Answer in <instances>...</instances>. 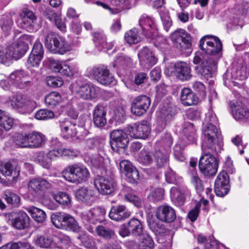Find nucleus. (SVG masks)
<instances>
[{
  "label": "nucleus",
  "mask_w": 249,
  "mask_h": 249,
  "mask_svg": "<svg viewBox=\"0 0 249 249\" xmlns=\"http://www.w3.org/2000/svg\"><path fill=\"white\" fill-rule=\"evenodd\" d=\"M205 122L207 124L203 127L201 137L203 149L212 148L220 135L218 129L215 125L217 123L218 120L213 111L209 110L206 114Z\"/></svg>",
  "instance_id": "obj_1"
},
{
  "label": "nucleus",
  "mask_w": 249,
  "mask_h": 249,
  "mask_svg": "<svg viewBox=\"0 0 249 249\" xmlns=\"http://www.w3.org/2000/svg\"><path fill=\"white\" fill-rule=\"evenodd\" d=\"M216 142L212 148L203 149L201 146L202 155L200 158L198 167L200 172L205 176H214L218 167V160L211 153L215 151Z\"/></svg>",
  "instance_id": "obj_2"
},
{
  "label": "nucleus",
  "mask_w": 249,
  "mask_h": 249,
  "mask_svg": "<svg viewBox=\"0 0 249 249\" xmlns=\"http://www.w3.org/2000/svg\"><path fill=\"white\" fill-rule=\"evenodd\" d=\"M51 221L58 229L79 232L81 228L75 218L69 214L56 212L51 215Z\"/></svg>",
  "instance_id": "obj_3"
},
{
  "label": "nucleus",
  "mask_w": 249,
  "mask_h": 249,
  "mask_svg": "<svg viewBox=\"0 0 249 249\" xmlns=\"http://www.w3.org/2000/svg\"><path fill=\"white\" fill-rule=\"evenodd\" d=\"M62 176L67 181L72 183H81L89 178V170L84 166L74 164L67 167L62 171Z\"/></svg>",
  "instance_id": "obj_4"
},
{
  "label": "nucleus",
  "mask_w": 249,
  "mask_h": 249,
  "mask_svg": "<svg viewBox=\"0 0 249 249\" xmlns=\"http://www.w3.org/2000/svg\"><path fill=\"white\" fill-rule=\"evenodd\" d=\"M46 48L53 53L63 54L71 50V46L62 36L52 33L48 34L45 39Z\"/></svg>",
  "instance_id": "obj_5"
},
{
  "label": "nucleus",
  "mask_w": 249,
  "mask_h": 249,
  "mask_svg": "<svg viewBox=\"0 0 249 249\" xmlns=\"http://www.w3.org/2000/svg\"><path fill=\"white\" fill-rule=\"evenodd\" d=\"M70 89L77 97L83 100H91L97 97L100 92L98 87L75 82L71 85Z\"/></svg>",
  "instance_id": "obj_6"
},
{
  "label": "nucleus",
  "mask_w": 249,
  "mask_h": 249,
  "mask_svg": "<svg viewBox=\"0 0 249 249\" xmlns=\"http://www.w3.org/2000/svg\"><path fill=\"white\" fill-rule=\"evenodd\" d=\"M45 136L40 132L34 131L25 135H19L16 144L22 148H37L41 147Z\"/></svg>",
  "instance_id": "obj_7"
},
{
  "label": "nucleus",
  "mask_w": 249,
  "mask_h": 249,
  "mask_svg": "<svg viewBox=\"0 0 249 249\" xmlns=\"http://www.w3.org/2000/svg\"><path fill=\"white\" fill-rule=\"evenodd\" d=\"M174 46L183 52H192V40L190 35L183 29H178L171 35Z\"/></svg>",
  "instance_id": "obj_8"
},
{
  "label": "nucleus",
  "mask_w": 249,
  "mask_h": 249,
  "mask_svg": "<svg viewBox=\"0 0 249 249\" xmlns=\"http://www.w3.org/2000/svg\"><path fill=\"white\" fill-rule=\"evenodd\" d=\"M87 75L94 77L99 83L103 85L115 84L116 81L114 77L109 73L107 67L99 65L88 69Z\"/></svg>",
  "instance_id": "obj_9"
},
{
  "label": "nucleus",
  "mask_w": 249,
  "mask_h": 249,
  "mask_svg": "<svg viewBox=\"0 0 249 249\" xmlns=\"http://www.w3.org/2000/svg\"><path fill=\"white\" fill-rule=\"evenodd\" d=\"M29 40L28 35H22L12 44L6 48L7 54L10 56V64L13 59L18 60L23 55L27 50Z\"/></svg>",
  "instance_id": "obj_10"
},
{
  "label": "nucleus",
  "mask_w": 249,
  "mask_h": 249,
  "mask_svg": "<svg viewBox=\"0 0 249 249\" xmlns=\"http://www.w3.org/2000/svg\"><path fill=\"white\" fill-rule=\"evenodd\" d=\"M200 49L210 55H218L222 49V42L216 36L212 35L204 36L200 40Z\"/></svg>",
  "instance_id": "obj_11"
},
{
  "label": "nucleus",
  "mask_w": 249,
  "mask_h": 249,
  "mask_svg": "<svg viewBox=\"0 0 249 249\" xmlns=\"http://www.w3.org/2000/svg\"><path fill=\"white\" fill-rule=\"evenodd\" d=\"M150 99L146 95H140L134 98L131 103V113L138 116L144 114L150 105Z\"/></svg>",
  "instance_id": "obj_12"
},
{
  "label": "nucleus",
  "mask_w": 249,
  "mask_h": 249,
  "mask_svg": "<svg viewBox=\"0 0 249 249\" xmlns=\"http://www.w3.org/2000/svg\"><path fill=\"white\" fill-rule=\"evenodd\" d=\"M94 185L101 194L107 195L114 191L116 183L111 178L98 177L94 180Z\"/></svg>",
  "instance_id": "obj_13"
},
{
  "label": "nucleus",
  "mask_w": 249,
  "mask_h": 249,
  "mask_svg": "<svg viewBox=\"0 0 249 249\" xmlns=\"http://www.w3.org/2000/svg\"><path fill=\"white\" fill-rule=\"evenodd\" d=\"M105 210L101 208H95L81 213V218L84 223L95 224L103 221Z\"/></svg>",
  "instance_id": "obj_14"
},
{
  "label": "nucleus",
  "mask_w": 249,
  "mask_h": 249,
  "mask_svg": "<svg viewBox=\"0 0 249 249\" xmlns=\"http://www.w3.org/2000/svg\"><path fill=\"white\" fill-rule=\"evenodd\" d=\"M139 24L147 37L154 38L157 35V27L153 18L143 15L139 19Z\"/></svg>",
  "instance_id": "obj_15"
},
{
  "label": "nucleus",
  "mask_w": 249,
  "mask_h": 249,
  "mask_svg": "<svg viewBox=\"0 0 249 249\" xmlns=\"http://www.w3.org/2000/svg\"><path fill=\"white\" fill-rule=\"evenodd\" d=\"M106 115L107 110L102 105L98 104L94 107L92 112V120L96 127L101 129L104 128L107 123Z\"/></svg>",
  "instance_id": "obj_16"
},
{
  "label": "nucleus",
  "mask_w": 249,
  "mask_h": 249,
  "mask_svg": "<svg viewBox=\"0 0 249 249\" xmlns=\"http://www.w3.org/2000/svg\"><path fill=\"white\" fill-rule=\"evenodd\" d=\"M59 124L64 138L70 139L77 138V129L79 128L78 125L67 119L60 120Z\"/></svg>",
  "instance_id": "obj_17"
},
{
  "label": "nucleus",
  "mask_w": 249,
  "mask_h": 249,
  "mask_svg": "<svg viewBox=\"0 0 249 249\" xmlns=\"http://www.w3.org/2000/svg\"><path fill=\"white\" fill-rule=\"evenodd\" d=\"M12 226L17 229L21 230L28 228L30 225V219L23 211L11 213Z\"/></svg>",
  "instance_id": "obj_18"
},
{
  "label": "nucleus",
  "mask_w": 249,
  "mask_h": 249,
  "mask_svg": "<svg viewBox=\"0 0 249 249\" xmlns=\"http://www.w3.org/2000/svg\"><path fill=\"white\" fill-rule=\"evenodd\" d=\"M127 130L131 137L136 139H145L150 133L148 125L145 124H134L127 126Z\"/></svg>",
  "instance_id": "obj_19"
},
{
  "label": "nucleus",
  "mask_w": 249,
  "mask_h": 249,
  "mask_svg": "<svg viewBox=\"0 0 249 249\" xmlns=\"http://www.w3.org/2000/svg\"><path fill=\"white\" fill-rule=\"evenodd\" d=\"M51 185L50 182L41 178H33L28 182V190L31 194L35 195L39 191H43L51 188Z\"/></svg>",
  "instance_id": "obj_20"
},
{
  "label": "nucleus",
  "mask_w": 249,
  "mask_h": 249,
  "mask_svg": "<svg viewBox=\"0 0 249 249\" xmlns=\"http://www.w3.org/2000/svg\"><path fill=\"white\" fill-rule=\"evenodd\" d=\"M157 218L162 222L171 223L176 218V214L174 209L171 207L162 205L160 206L156 212Z\"/></svg>",
  "instance_id": "obj_21"
},
{
  "label": "nucleus",
  "mask_w": 249,
  "mask_h": 249,
  "mask_svg": "<svg viewBox=\"0 0 249 249\" xmlns=\"http://www.w3.org/2000/svg\"><path fill=\"white\" fill-rule=\"evenodd\" d=\"M110 138L112 140L111 143L112 148L115 150L113 145L121 148H124L129 142L128 136L125 132L122 130H114L110 133Z\"/></svg>",
  "instance_id": "obj_22"
},
{
  "label": "nucleus",
  "mask_w": 249,
  "mask_h": 249,
  "mask_svg": "<svg viewBox=\"0 0 249 249\" xmlns=\"http://www.w3.org/2000/svg\"><path fill=\"white\" fill-rule=\"evenodd\" d=\"M217 62L211 57L207 56L201 62V65L197 67L198 72L202 76L208 78L212 76V71L215 69Z\"/></svg>",
  "instance_id": "obj_23"
},
{
  "label": "nucleus",
  "mask_w": 249,
  "mask_h": 249,
  "mask_svg": "<svg viewBox=\"0 0 249 249\" xmlns=\"http://www.w3.org/2000/svg\"><path fill=\"white\" fill-rule=\"evenodd\" d=\"M131 212L124 205L113 206L109 213L110 219L116 221H122L130 216Z\"/></svg>",
  "instance_id": "obj_24"
},
{
  "label": "nucleus",
  "mask_w": 249,
  "mask_h": 249,
  "mask_svg": "<svg viewBox=\"0 0 249 249\" xmlns=\"http://www.w3.org/2000/svg\"><path fill=\"white\" fill-rule=\"evenodd\" d=\"M0 174L7 178L8 180L16 182L20 175L19 168L10 162H7L0 168Z\"/></svg>",
  "instance_id": "obj_25"
},
{
  "label": "nucleus",
  "mask_w": 249,
  "mask_h": 249,
  "mask_svg": "<svg viewBox=\"0 0 249 249\" xmlns=\"http://www.w3.org/2000/svg\"><path fill=\"white\" fill-rule=\"evenodd\" d=\"M170 195L172 199L178 205L184 204L186 197H189L191 194L186 188H178L173 187L170 190Z\"/></svg>",
  "instance_id": "obj_26"
},
{
  "label": "nucleus",
  "mask_w": 249,
  "mask_h": 249,
  "mask_svg": "<svg viewBox=\"0 0 249 249\" xmlns=\"http://www.w3.org/2000/svg\"><path fill=\"white\" fill-rule=\"evenodd\" d=\"M176 76L179 80L184 81L190 80L192 75L188 65L184 62L176 63L174 65Z\"/></svg>",
  "instance_id": "obj_27"
},
{
  "label": "nucleus",
  "mask_w": 249,
  "mask_h": 249,
  "mask_svg": "<svg viewBox=\"0 0 249 249\" xmlns=\"http://www.w3.org/2000/svg\"><path fill=\"white\" fill-rule=\"evenodd\" d=\"M230 105L232 115L235 120L240 121L249 117V113L242 103L231 102Z\"/></svg>",
  "instance_id": "obj_28"
},
{
  "label": "nucleus",
  "mask_w": 249,
  "mask_h": 249,
  "mask_svg": "<svg viewBox=\"0 0 249 249\" xmlns=\"http://www.w3.org/2000/svg\"><path fill=\"white\" fill-rule=\"evenodd\" d=\"M140 63L142 65H147L148 66H152L157 62V58L155 57L152 52L146 47H144L138 54Z\"/></svg>",
  "instance_id": "obj_29"
},
{
  "label": "nucleus",
  "mask_w": 249,
  "mask_h": 249,
  "mask_svg": "<svg viewBox=\"0 0 249 249\" xmlns=\"http://www.w3.org/2000/svg\"><path fill=\"white\" fill-rule=\"evenodd\" d=\"M5 102L10 104L13 108H18L27 105L30 102V99L26 95L20 93L9 97Z\"/></svg>",
  "instance_id": "obj_30"
},
{
  "label": "nucleus",
  "mask_w": 249,
  "mask_h": 249,
  "mask_svg": "<svg viewBox=\"0 0 249 249\" xmlns=\"http://www.w3.org/2000/svg\"><path fill=\"white\" fill-rule=\"evenodd\" d=\"M233 79L244 80L246 79L249 75V63L246 62L239 64L236 69L231 73Z\"/></svg>",
  "instance_id": "obj_31"
},
{
  "label": "nucleus",
  "mask_w": 249,
  "mask_h": 249,
  "mask_svg": "<svg viewBox=\"0 0 249 249\" xmlns=\"http://www.w3.org/2000/svg\"><path fill=\"white\" fill-rule=\"evenodd\" d=\"M13 124V119L9 115V114L0 109V136L11 129Z\"/></svg>",
  "instance_id": "obj_32"
},
{
  "label": "nucleus",
  "mask_w": 249,
  "mask_h": 249,
  "mask_svg": "<svg viewBox=\"0 0 249 249\" xmlns=\"http://www.w3.org/2000/svg\"><path fill=\"white\" fill-rule=\"evenodd\" d=\"M93 41L99 50L104 51L111 49L114 45L112 42L106 41V37L102 32L95 33L93 36Z\"/></svg>",
  "instance_id": "obj_33"
},
{
  "label": "nucleus",
  "mask_w": 249,
  "mask_h": 249,
  "mask_svg": "<svg viewBox=\"0 0 249 249\" xmlns=\"http://www.w3.org/2000/svg\"><path fill=\"white\" fill-rule=\"evenodd\" d=\"M180 99L185 106H192L197 103L198 99L195 94L189 88H184L181 90Z\"/></svg>",
  "instance_id": "obj_34"
},
{
  "label": "nucleus",
  "mask_w": 249,
  "mask_h": 249,
  "mask_svg": "<svg viewBox=\"0 0 249 249\" xmlns=\"http://www.w3.org/2000/svg\"><path fill=\"white\" fill-rule=\"evenodd\" d=\"M147 220L149 228L156 234H160L164 230V226L160 220L155 218L153 215H149Z\"/></svg>",
  "instance_id": "obj_35"
},
{
  "label": "nucleus",
  "mask_w": 249,
  "mask_h": 249,
  "mask_svg": "<svg viewBox=\"0 0 249 249\" xmlns=\"http://www.w3.org/2000/svg\"><path fill=\"white\" fill-rule=\"evenodd\" d=\"M127 223L131 235L140 236L144 233L142 223L139 219L131 218Z\"/></svg>",
  "instance_id": "obj_36"
},
{
  "label": "nucleus",
  "mask_w": 249,
  "mask_h": 249,
  "mask_svg": "<svg viewBox=\"0 0 249 249\" xmlns=\"http://www.w3.org/2000/svg\"><path fill=\"white\" fill-rule=\"evenodd\" d=\"M154 157L156 164L159 168L164 167L169 164V153L168 151L165 152L161 150L156 151Z\"/></svg>",
  "instance_id": "obj_37"
},
{
  "label": "nucleus",
  "mask_w": 249,
  "mask_h": 249,
  "mask_svg": "<svg viewBox=\"0 0 249 249\" xmlns=\"http://www.w3.org/2000/svg\"><path fill=\"white\" fill-rule=\"evenodd\" d=\"M62 97L60 93L53 91L47 94L44 98L45 105L50 108H53L59 105Z\"/></svg>",
  "instance_id": "obj_38"
},
{
  "label": "nucleus",
  "mask_w": 249,
  "mask_h": 249,
  "mask_svg": "<svg viewBox=\"0 0 249 249\" xmlns=\"http://www.w3.org/2000/svg\"><path fill=\"white\" fill-rule=\"evenodd\" d=\"M3 197L8 204L13 207H18L20 205V197L15 192L7 190L3 193Z\"/></svg>",
  "instance_id": "obj_39"
},
{
  "label": "nucleus",
  "mask_w": 249,
  "mask_h": 249,
  "mask_svg": "<svg viewBox=\"0 0 249 249\" xmlns=\"http://www.w3.org/2000/svg\"><path fill=\"white\" fill-rule=\"evenodd\" d=\"M164 191L161 188L151 187L150 189L147 198L150 202H157L163 199Z\"/></svg>",
  "instance_id": "obj_40"
},
{
  "label": "nucleus",
  "mask_w": 249,
  "mask_h": 249,
  "mask_svg": "<svg viewBox=\"0 0 249 249\" xmlns=\"http://www.w3.org/2000/svg\"><path fill=\"white\" fill-rule=\"evenodd\" d=\"M140 32L137 28H134L125 33L124 39L129 44H134L141 40Z\"/></svg>",
  "instance_id": "obj_41"
},
{
  "label": "nucleus",
  "mask_w": 249,
  "mask_h": 249,
  "mask_svg": "<svg viewBox=\"0 0 249 249\" xmlns=\"http://www.w3.org/2000/svg\"><path fill=\"white\" fill-rule=\"evenodd\" d=\"M186 146L187 144L182 140H179L174 146V156L178 161L182 162L185 160L183 151Z\"/></svg>",
  "instance_id": "obj_42"
},
{
  "label": "nucleus",
  "mask_w": 249,
  "mask_h": 249,
  "mask_svg": "<svg viewBox=\"0 0 249 249\" xmlns=\"http://www.w3.org/2000/svg\"><path fill=\"white\" fill-rule=\"evenodd\" d=\"M95 231L98 236L106 239H109L115 235L114 231L106 225L97 226Z\"/></svg>",
  "instance_id": "obj_43"
},
{
  "label": "nucleus",
  "mask_w": 249,
  "mask_h": 249,
  "mask_svg": "<svg viewBox=\"0 0 249 249\" xmlns=\"http://www.w3.org/2000/svg\"><path fill=\"white\" fill-rule=\"evenodd\" d=\"M27 211L32 218L37 222L42 223L46 219V215L45 213L40 209L31 206L28 208Z\"/></svg>",
  "instance_id": "obj_44"
},
{
  "label": "nucleus",
  "mask_w": 249,
  "mask_h": 249,
  "mask_svg": "<svg viewBox=\"0 0 249 249\" xmlns=\"http://www.w3.org/2000/svg\"><path fill=\"white\" fill-rule=\"evenodd\" d=\"M131 64V58L124 54H121L116 57V59L112 63V66L114 69H121L124 68Z\"/></svg>",
  "instance_id": "obj_45"
},
{
  "label": "nucleus",
  "mask_w": 249,
  "mask_h": 249,
  "mask_svg": "<svg viewBox=\"0 0 249 249\" xmlns=\"http://www.w3.org/2000/svg\"><path fill=\"white\" fill-rule=\"evenodd\" d=\"M93 196V191L86 187H81L75 193V196L77 199L83 202L88 201Z\"/></svg>",
  "instance_id": "obj_46"
},
{
  "label": "nucleus",
  "mask_w": 249,
  "mask_h": 249,
  "mask_svg": "<svg viewBox=\"0 0 249 249\" xmlns=\"http://www.w3.org/2000/svg\"><path fill=\"white\" fill-rule=\"evenodd\" d=\"M140 237V249H153L154 242L151 237L147 233H144Z\"/></svg>",
  "instance_id": "obj_47"
},
{
  "label": "nucleus",
  "mask_w": 249,
  "mask_h": 249,
  "mask_svg": "<svg viewBox=\"0 0 249 249\" xmlns=\"http://www.w3.org/2000/svg\"><path fill=\"white\" fill-rule=\"evenodd\" d=\"M183 132L190 143L195 142L196 141V130L192 124L186 123L183 129Z\"/></svg>",
  "instance_id": "obj_48"
},
{
  "label": "nucleus",
  "mask_w": 249,
  "mask_h": 249,
  "mask_svg": "<svg viewBox=\"0 0 249 249\" xmlns=\"http://www.w3.org/2000/svg\"><path fill=\"white\" fill-rule=\"evenodd\" d=\"M77 72L78 69L75 64H71V65H69L64 62L60 73L66 77H71L76 74Z\"/></svg>",
  "instance_id": "obj_49"
},
{
  "label": "nucleus",
  "mask_w": 249,
  "mask_h": 249,
  "mask_svg": "<svg viewBox=\"0 0 249 249\" xmlns=\"http://www.w3.org/2000/svg\"><path fill=\"white\" fill-rule=\"evenodd\" d=\"M53 198L57 203L62 206L67 207H70L71 206V197L66 193L59 192L53 196Z\"/></svg>",
  "instance_id": "obj_50"
},
{
  "label": "nucleus",
  "mask_w": 249,
  "mask_h": 249,
  "mask_svg": "<svg viewBox=\"0 0 249 249\" xmlns=\"http://www.w3.org/2000/svg\"><path fill=\"white\" fill-rule=\"evenodd\" d=\"M21 22L25 25H31L36 19V17L34 13L27 8L23 9Z\"/></svg>",
  "instance_id": "obj_51"
},
{
  "label": "nucleus",
  "mask_w": 249,
  "mask_h": 249,
  "mask_svg": "<svg viewBox=\"0 0 249 249\" xmlns=\"http://www.w3.org/2000/svg\"><path fill=\"white\" fill-rule=\"evenodd\" d=\"M138 161L144 165H149L153 161L152 155L146 149H142L139 154Z\"/></svg>",
  "instance_id": "obj_52"
},
{
  "label": "nucleus",
  "mask_w": 249,
  "mask_h": 249,
  "mask_svg": "<svg viewBox=\"0 0 249 249\" xmlns=\"http://www.w3.org/2000/svg\"><path fill=\"white\" fill-rule=\"evenodd\" d=\"M35 243L36 245L41 248H48L51 247L53 244V240L51 237L41 235L37 237Z\"/></svg>",
  "instance_id": "obj_53"
},
{
  "label": "nucleus",
  "mask_w": 249,
  "mask_h": 249,
  "mask_svg": "<svg viewBox=\"0 0 249 249\" xmlns=\"http://www.w3.org/2000/svg\"><path fill=\"white\" fill-rule=\"evenodd\" d=\"M175 113L173 108L171 107H163L160 111V119L165 124L169 122L174 117Z\"/></svg>",
  "instance_id": "obj_54"
},
{
  "label": "nucleus",
  "mask_w": 249,
  "mask_h": 249,
  "mask_svg": "<svg viewBox=\"0 0 249 249\" xmlns=\"http://www.w3.org/2000/svg\"><path fill=\"white\" fill-rule=\"evenodd\" d=\"M35 161L45 168L49 169L51 167L52 163L51 161L47 157L44 152H40L36 154L35 159Z\"/></svg>",
  "instance_id": "obj_55"
},
{
  "label": "nucleus",
  "mask_w": 249,
  "mask_h": 249,
  "mask_svg": "<svg viewBox=\"0 0 249 249\" xmlns=\"http://www.w3.org/2000/svg\"><path fill=\"white\" fill-rule=\"evenodd\" d=\"M26 74L23 70H17L12 72L10 75L11 83L17 86L18 84L26 78Z\"/></svg>",
  "instance_id": "obj_56"
},
{
  "label": "nucleus",
  "mask_w": 249,
  "mask_h": 249,
  "mask_svg": "<svg viewBox=\"0 0 249 249\" xmlns=\"http://www.w3.org/2000/svg\"><path fill=\"white\" fill-rule=\"evenodd\" d=\"M160 15L164 29L168 32L172 25V21L169 15L168 11L165 9L162 10L160 12Z\"/></svg>",
  "instance_id": "obj_57"
},
{
  "label": "nucleus",
  "mask_w": 249,
  "mask_h": 249,
  "mask_svg": "<svg viewBox=\"0 0 249 249\" xmlns=\"http://www.w3.org/2000/svg\"><path fill=\"white\" fill-rule=\"evenodd\" d=\"M54 114L52 110L42 109L38 110L35 115V118L39 120H47L53 119Z\"/></svg>",
  "instance_id": "obj_58"
},
{
  "label": "nucleus",
  "mask_w": 249,
  "mask_h": 249,
  "mask_svg": "<svg viewBox=\"0 0 249 249\" xmlns=\"http://www.w3.org/2000/svg\"><path fill=\"white\" fill-rule=\"evenodd\" d=\"M64 61L56 60L52 58H48L47 60L49 68L54 72L60 73Z\"/></svg>",
  "instance_id": "obj_59"
},
{
  "label": "nucleus",
  "mask_w": 249,
  "mask_h": 249,
  "mask_svg": "<svg viewBox=\"0 0 249 249\" xmlns=\"http://www.w3.org/2000/svg\"><path fill=\"white\" fill-rule=\"evenodd\" d=\"M13 24V22L10 16H4L2 17L0 22L2 30L8 34L11 30Z\"/></svg>",
  "instance_id": "obj_60"
},
{
  "label": "nucleus",
  "mask_w": 249,
  "mask_h": 249,
  "mask_svg": "<svg viewBox=\"0 0 249 249\" xmlns=\"http://www.w3.org/2000/svg\"><path fill=\"white\" fill-rule=\"evenodd\" d=\"M124 200L133 204L137 208L142 207V200L137 196L132 193H127L124 196Z\"/></svg>",
  "instance_id": "obj_61"
},
{
  "label": "nucleus",
  "mask_w": 249,
  "mask_h": 249,
  "mask_svg": "<svg viewBox=\"0 0 249 249\" xmlns=\"http://www.w3.org/2000/svg\"><path fill=\"white\" fill-rule=\"evenodd\" d=\"M174 139L171 134L166 133L161 137L160 143L162 146L167 149H170L173 143Z\"/></svg>",
  "instance_id": "obj_62"
},
{
  "label": "nucleus",
  "mask_w": 249,
  "mask_h": 249,
  "mask_svg": "<svg viewBox=\"0 0 249 249\" xmlns=\"http://www.w3.org/2000/svg\"><path fill=\"white\" fill-rule=\"evenodd\" d=\"M46 84L52 88L61 87L63 84V81L59 77L48 76L46 78Z\"/></svg>",
  "instance_id": "obj_63"
},
{
  "label": "nucleus",
  "mask_w": 249,
  "mask_h": 249,
  "mask_svg": "<svg viewBox=\"0 0 249 249\" xmlns=\"http://www.w3.org/2000/svg\"><path fill=\"white\" fill-rule=\"evenodd\" d=\"M249 3L247 2H242L241 3L236 4L234 10L238 15L245 16L249 11Z\"/></svg>",
  "instance_id": "obj_64"
}]
</instances>
